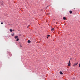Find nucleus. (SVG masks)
Listing matches in <instances>:
<instances>
[{
	"label": "nucleus",
	"mask_w": 80,
	"mask_h": 80,
	"mask_svg": "<svg viewBox=\"0 0 80 80\" xmlns=\"http://www.w3.org/2000/svg\"><path fill=\"white\" fill-rule=\"evenodd\" d=\"M68 66H70V65H71V63H70V61H69V63H68Z\"/></svg>",
	"instance_id": "f257e3e1"
},
{
	"label": "nucleus",
	"mask_w": 80,
	"mask_h": 80,
	"mask_svg": "<svg viewBox=\"0 0 80 80\" xmlns=\"http://www.w3.org/2000/svg\"><path fill=\"white\" fill-rule=\"evenodd\" d=\"M78 64V63H76L75 64H74V66H77V65Z\"/></svg>",
	"instance_id": "f03ea898"
},
{
	"label": "nucleus",
	"mask_w": 80,
	"mask_h": 80,
	"mask_svg": "<svg viewBox=\"0 0 80 80\" xmlns=\"http://www.w3.org/2000/svg\"><path fill=\"white\" fill-rule=\"evenodd\" d=\"M51 30L52 31H53L54 30V28H52V29H51Z\"/></svg>",
	"instance_id": "7ed1b4c3"
},
{
	"label": "nucleus",
	"mask_w": 80,
	"mask_h": 80,
	"mask_svg": "<svg viewBox=\"0 0 80 80\" xmlns=\"http://www.w3.org/2000/svg\"><path fill=\"white\" fill-rule=\"evenodd\" d=\"M60 74H62H62H63V73H62V72H60Z\"/></svg>",
	"instance_id": "20e7f679"
},
{
	"label": "nucleus",
	"mask_w": 80,
	"mask_h": 80,
	"mask_svg": "<svg viewBox=\"0 0 80 80\" xmlns=\"http://www.w3.org/2000/svg\"><path fill=\"white\" fill-rule=\"evenodd\" d=\"M15 39H17L18 38V36H16L15 37Z\"/></svg>",
	"instance_id": "39448f33"
},
{
	"label": "nucleus",
	"mask_w": 80,
	"mask_h": 80,
	"mask_svg": "<svg viewBox=\"0 0 80 80\" xmlns=\"http://www.w3.org/2000/svg\"><path fill=\"white\" fill-rule=\"evenodd\" d=\"M72 11H69V13H70V14H72Z\"/></svg>",
	"instance_id": "423d86ee"
},
{
	"label": "nucleus",
	"mask_w": 80,
	"mask_h": 80,
	"mask_svg": "<svg viewBox=\"0 0 80 80\" xmlns=\"http://www.w3.org/2000/svg\"><path fill=\"white\" fill-rule=\"evenodd\" d=\"M63 19L64 20H66V18L65 17H64L63 18Z\"/></svg>",
	"instance_id": "0eeeda50"
},
{
	"label": "nucleus",
	"mask_w": 80,
	"mask_h": 80,
	"mask_svg": "<svg viewBox=\"0 0 80 80\" xmlns=\"http://www.w3.org/2000/svg\"><path fill=\"white\" fill-rule=\"evenodd\" d=\"M28 42L29 43H30L31 42V41L30 40H28Z\"/></svg>",
	"instance_id": "6e6552de"
},
{
	"label": "nucleus",
	"mask_w": 80,
	"mask_h": 80,
	"mask_svg": "<svg viewBox=\"0 0 80 80\" xmlns=\"http://www.w3.org/2000/svg\"><path fill=\"white\" fill-rule=\"evenodd\" d=\"M12 29H10V31L11 32H12Z\"/></svg>",
	"instance_id": "1a4fd4ad"
},
{
	"label": "nucleus",
	"mask_w": 80,
	"mask_h": 80,
	"mask_svg": "<svg viewBox=\"0 0 80 80\" xmlns=\"http://www.w3.org/2000/svg\"><path fill=\"white\" fill-rule=\"evenodd\" d=\"M14 33L12 34V36H14Z\"/></svg>",
	"instance_id": "9d476101"
},
{
	"label": "nucleus",
	"mask_w": 80,
	"mask_h": 80,
	"mask_svg": "<svg viewBox=\"0 0 80 80\" xmlns=\"http://www.w3.org/2000/svg\"><path fill=\"white\" fill-rule=\"evenodd\" d=\"M19 39L18 38V39H17L16 41H19Z\"/></svg>",
	"instance_id": "9b49d317"
},
{
	"label": "nucleus",
	"mask_w": 80,
	"mask_h": 80,
	"mask_svg": "<svg viewBox=\"0 0 80 80\" xmlns=\"http://www.w3.org/2000/svg\"><path fill=\"white\" fill-rule=\"evenodd\" d=\"M29 26H30V25H29L28 26V27H27V28H28L29 27Z\"/></svg>",
	"instance_id": "f8f14e48"
},
{
	"label": "nucleus",
	"mask_w": 80,
	"mask_h": 80,
	"mask_svg": "<svg viewBox=\"0 0 80 80\" xmlns=\"http://www.w3.org/2000/svg\"><path fill=\"white\" fill-rule=\"evenodd\" d=\"M48 37H50V35H48Z\"/></svg>",
	"instance_id": "ddd939ff"
},
{
	"label": "nucleus",
	"mask_w": 80,
	"mask_h": 80,
	"mask_svg": "<svg viewBox=\"0 0 80 80\" xmlns=\"http://www.w3.org/2000/svg\"><path fill=\"white\" fill-rule=\"evenodd\" d=\"M79 67H80V64H79Z\"/></svg>",
	"instance_id": "4468645a"
},
{
	"label": "nucleus",
	"mask_w": 80,
	"mask_h": 80,
	"mask_svg": "<svg viewBox=\"0 0 80 80\" xmlns=\"http://www.w3.org/2000/svg\"><path fill=\"white\" fill-rule=\"evenodd\" d=\"M3 23V22H1V24H2Z\"/></svg>",
	"instance_id": "2eb2a0df"
},
{
	"label": "nucleus",
	"mask_w": 80,
	"mask_h": 80,
	"mask_svg": "<svg viewBox=\"0 0 80 80\" xmlns=\"http://www.w3.org/2000/svg\"><path fill=\"white\" fill-rule=\"evenodd\" d=\"M75 78H73V79H75Z\"/></svg>",
	"instance_id": "dca6fc26"
},
{
	"label": "nucleus",
	"mask_w": 80,
	"mask_h": 80,
	"mask_svg": "<svg viewBox=\"0 0 80 80\" xmlns=\"http://www.w3.org/2000/svg\"><path fill=\"white\" fill-rule=\"evenodd\" d=\"M48 6H48L47 7V8Z\"/></svg>",
	"instance_id": "f3484780"
},
{
	"label": "nucleus",
	"mask_w": 80,
	"mask_h": 80,
	"mask_svg": "<svg viewBox=\"0 0 80 80\" xmlns=\"http://www.w3.org/2000/svg\"><path fill=\"white\" fill-rule=\"evenodd\" d=\"M47 38H48V37H47Z\"/></svg>",
	"instance_id": "a211bd4d"
},
{
	"label": "nucleus",
	"mask_w": 80,
	"mask_h": 80,
	"mask_svg": "<svg viewBox=\"0 0 80 80\" xmlns=\"http://www.w3.org/2000/svg\"><path fill=\"white\" fill-rule=\"evenodd\" d=\"M12 31H14V30H13Z\"/></svg>",
	"instance_id": "6ab92c4d"
}]
</instances>
